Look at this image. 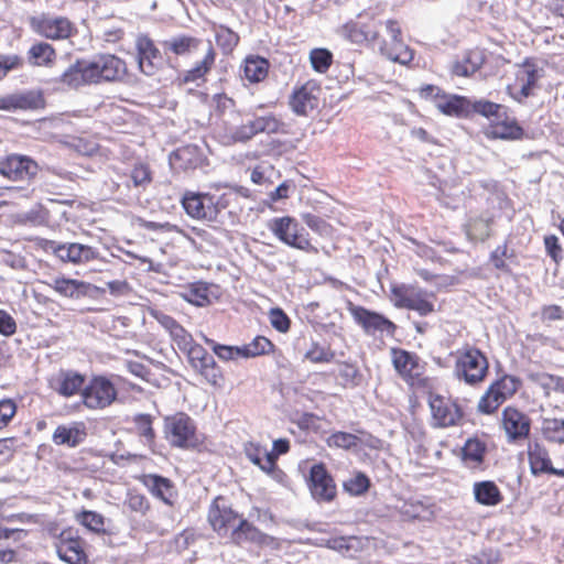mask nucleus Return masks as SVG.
<instances>
[{
	"label": "nucleus",
	"instance_id": "f257e3e1",
	"mask_svg": "<svg viewBox=\"0 0 564 564\" xmlns=\"http://www.w3.org/2000/svg\"><path fill=\"white\" fill-rule=\"evenodd\" d=\"M207 521L218 536H229L230 541L236 545H241L246 542L265 545L272 540L271 536L263 533L245 519L242 514L234 510L223 496H217L213 499L208 508Z\"/></svg>",
	"mask_w": 564,
	"mask_h": 564
},
{
	"label": "nucleus",
	"instance_id": "f03ea898",
	"mask_svg": "<svg viewBox=\"0 0 564 564\" xmlns=\"http://www.w3.org/2000/svg\"><path fill=\"white\" fill-rule=\"evenodd\" d=\"M127 64L113 54H99L91 59H80L72 64L59 77L69 88L83 85L121 82L127 76Z\"/></svg>",
	"mask_w": 564,
	"mask_h": 564
},
{
	"label": "nucleus",
	"instance_id": "7ed1b4c3",
	"mask_svg": "<svg viewBox=\"0 0 564 564\" xmlns=\"http://www.w3.org/2000/svg\"><path fill=\"white\" fill-rule=\"evenodd\" d=\"M391 362L397 375L416 391H432L433 380L426 376V362L414 351L400 347L390 349Z\"/></svg>",
	"mask_w": 564,
	"mask_h": 564
},
{
	"label": "nucleus",
	"instance_id": "20e7f679",
	"mask_svg": "<svg viewBox=\"0 0 564 564\" xmlns=\"http://www.w3.org/2000/svg\"><path fill=\"white\" fill-rule=\"evenodd\" d=\"M454 375L470 387L481 384L489 375V360L479 348L466 345L455 352Z\"/></svg>",
	"mask_w": 564,
	"mask_h": 564
},
{
	"label": "nucleus",
	"instance_id": "39448f33",
	"mask_svg": "<svg viewBox=\"0 0 564 564\" xmlns=\"http://www.w3.org/2000/svg\"><path fill=\"white\" fill-rule=\"evenodd\" d=\"M164 434L170 445L176 448H195L202 443L194 420L185 412L164 417Z\"/></svg>",
	"mask_w": 564,
	"mask_h": 564
},
{
	"label": "nucleus",
	"instance_id": "423d86ee",
	"mask_svg": "<svg viewBox=\"0 0 564 564\" xmlns=\"http://www.w3.org/2000/svg\"><path fill=\"white\" fill-rule=\"evenodd\" d=\"M387 37L377 42L378 52L387 59L408 65L414 57L413 50L402 40V29L397 20L389 19L384 22Z\"/></svg>",
	"mask_w": 564,
	"mask_h": 564
},
{
	"label": "nucleus",
	"instance_id": "0eeeda50",
	"mask_svg": "<svg viewBox=\"0 0 564 564\" xmlns=\"http://www.w3.org/2000/svg\"><path fill=\"white\" fill-rule=\"evenodd\" d=\"M427 392L430 393L427 402L433 426L448 429L463 423L465 412L458 399L432 393V391Z\"/></svg>",
	"mask_w": 564,
	"mask_h": 564
},
{
	"label": "nucleus",
	"instance_id": "6e6552de",
	"mask_svg": "<svg viewBox=\"0 0 564 564\" xmlns=\"http://www.w3.org/2000/svg\"><path fill=\"white\" fill-rule=\"evenodd\" d=\"M391 293L394 305L400 308L415 311L421 316L435 312L436 295L414 285L401 284L393 286Z\"/></svg>",
	"mask_w": 564,
	"mask_h": 564
},
{
	"label": "nucleus",
	"instance_id": "1a4fd4ad",
	"mask_svg": "<svg viewBox=\"0 0 564 564\" xmlns=\"http://www.w3.org/2000/svg\"><path fill=\"white\" fill-rule=\"evenodd\" d=\"M55 549L59 560L67 564H89V544L77 529H63L56 538Z\"/></svg>",
	"mask_w": 564,
	"mask_h": 564
},
{
	"label": "nucleus",
	"instance_id": "9d476101",
	"mask_svg": "<svg viewBox=\"0 0 564 564\" xmlns=\"http://www.w3.org/2000/svg\"><path fill=\"white\" fill-rule=\"evenodd\" d=\"M347 310L354 322L362 328L367 335L388 336L393 338L397 334L398 326L383 314L366 308L361 305L348 303Z\"/></svg>",
	"mask_w": 564,
	"mask_h": 564
},
{
	"label": "nucleus",
	"instance_id": "9b49d317",
	"mask_svg": "<svg viewBox=\"0 0 564 564\" xmlns=\"http://www.w3.org/2000/svg\"><path fill=\"white\" fill-rule=\"evenodd\" d=\"M420 97L431 100L444 115L451 117H466L471 112V102L463 96L445 94L434 85L420 88Z\"/></svg>",
	"mask_w": 564,
	"mask_h": 564
},
{
	"label": "nucleus",
	"instance_id": "f8f14e48",
	"mask_svg": "<svg viewBox=\"0 0 564 564\" xmlns=\"http://www.w3.org/2000/svg\"><path fill=\"white\" fill-rule=\"evenodd\" d=\"M117 395V389L109 378L94 376L84 386L82 402L89 410H104L116 401Z\"/></svg>",
	"mask_w": 564,
	"mask_h": 564
},
{
	"label": "nucleus",
	"instance_id": "ddd939ff",
	"mask_svg": "<svg viewBox=\"0 0 564 564\" xmlns=\"http://www.w3.org/2000/svg\"><path fill=\"white\" fill-rule=\"evenodd\" d=\"M337 33L343 39L356 45L376 44L379 40L378 23L373 18L362 19L359 15L338 28Z\"/></svg>",
	"mask_w": 564,
	"mask_h": 564
},
{
	"label": "nucleus",
	"instance_id": "4468645a",
	"mask_svg": "<svg viewBox=\"0 0 564 564\" xmlns=\"http://www.w3.org/2000/svg\"><path fill=\"white\" fill-rule=\"evenodd\" d=\"M307 487L317 502H332L337 496L336 482L324 463L311 467Z\"/></svg>",
	"mask_w": 564,
	"mask_h": 564
},
{
	"label": "nucleus",
	"instance_id": "2eb2a0df",
	"mask_svg": "<svg viewBox=\"0 0 564 564\" xmlns=\"http://www.w3.org/2000/svg\"><path fill=\"white\" fill-rule=\"evenodd\" d=\"M182 204L187 215L208 221L216 220L220 208H224V205L220 206L219 198L214 195L192 192L184 195Z\"/></svg>",
	"mask_w": 564,
	"mask_h": 564
},
{
	"label": "nucleus",
	"instance_id": "dca6fc26",
	"mask_svg": "<svg viewBox=\"0 0 564 564\" xmlns=\"http://www.w3.org/2000/svg\"><path fill=\"white\" fill-rule=\"evenodd\" d=\"M500 423L510 442L523 441L530 435L532 421L527 413L517 406H506L502 410Z\"/></svg>",
	"mask_w": 564,
	"mask_h": 564
},
{
	"label": "nucleus",
	"instance_id": "f3484780",
	"mask_svg": "<svg viewBox=\"0 0 564 564\" xmlns=\"http://www.w3.org/2000/svg\"><path fill=\"white\" fill-rule=\"evenodd\" d=\"M30 24L34 32L50 40L67 39L74 31L70 21L63 17L42 14L33 17Z\"/></svg>",
	"mask_w": 564,
	"mask_h": 564
},
{
	"label": "nucleus",
	"instance_id": "a211bd4d",
	"mask_svg": "<svg viewBox=\"0 0 564 564\" xmlns=\"http://www.w3.org/2000/svg\"><path fill=\"white\" fill-rule=\"evenodd\" d=\"M280 123L273 116L258 117L240 127L228 130V139L232 142H245L260 132L274 133L279 130Z\"/></svg>",
	"mask_w": 564,
	"mask_h": 564
},
{
	"label": "nucleus",
	"instance_id": "6ab92c4d",
	"mask_svg": "<svg viewBox=\"0 0 564 564\" xmlns=\"http://www.w3.org/2000/svg\"><path fill=\"white\" fill-rule=\"evenodd\" d=\"M86 378L74 370H59L48 379V387L63 398L82 394Z\"/></svg>",
	"mask_w": 564,
	"mask_h": 564
},
{
	"label": "nucleus",
	"instance_id": "aec40b11",
	"mask_svg": "<svg viewBox=\"0 0 564 564\" xmlns=\"http://www.w3.org/2000/svg\"><path fill=\"white\" fill-rule=\"evenodd\" d=\"M135 47L140 72L147 76L155 75L161 67L162 56L153 41L147 35H140L137 39Z\"/></svg>",
	"mask_w": 564,
	"mask_h": 564
},
{
	"label": "nucleus",
	"instance_id": "412c9836",
	"mask_svg": "<svg viewBox=\"0 0 564 564\" xmlns=\"http://www.w3.org/2000/svg\"><path fill=\"white\" fill-rule=\"evenodd\" d=\"M528 460L531 474L534 476L550 474L564 478V469L553 467L549 451L539 442L529 443Z\"/></svg>",
	"mask_w": 564,
	"mask_h": 564
},
{
	"label": "nucleus",
	"instance_id": "4be33fe9",
	"mask_svg": "<svg viewBox=\"0 0 564 564\" xmlns=\"http://www.w3.org/2000/svg\"><path fill=\"white\" fill-rule=\"evenodd\" d=\"M44 107V98L40 91L29 90L0 97V110H34Z\"/></svg>",
	"mask_w": 564,
	"mask_h": 564
},
{
	"label": "nucleus",
	"instance_id": "5701e85b",
	"mask_svg": "<svg viewBox=\"0 0 564 564\" xmlns=\"http://www.w3.org/2000/svg\"><path fill=\"white\" fill-rule=\"evenodd\" d=\"M149 314L153 317L170 335L173 343L180 350L185 348L194 339L175 318L167 315L159 308H150Z\"/></svg>",
	"mask_w": 564,
	"mask_h": 564
},
{
	"label": "nucleus",
	"instance_id": "b1692460",
	"mask_svg": "<svg viewBox=\"0 0 564 564\" xmlns=\"http://www.w3.org/2000/svg\"><path fill=\"white\" fill-rule=\"evenodd\" d=\"M36 170V163L26 156L9 155L0 161V174L13 181L30 178Z\"/></svg>",
	"mask_w": 564,
	"mask_h": 564
},
{
	"label": "nucleus",
	"instance_id": "393cba45",
	"mask_svg": "<svg viewBox=\"0 0 564 564\" xmlns=\"http://www.w3.org/2000/svg\"><path fill=\"white\" fill-rule=\"evenodd\" d=\"M542 72L543 69L535 63L525 61L517 74L519 90L513 91L514 88L509 87L510 95L518 101L529 97L531 95L532 88L542 77Z\"/></svg>",
	"mask_w": 564,
	"mask_h": 564
},
{
	"label": "nucleus",
	"instance_id": "a878e982",
	"mask_svg": "<svg viewBox=\"0 0 564 564\" xmlns=\"http://www.w3.org/2000/svg\"><path fill=\"white\" fill-rule=\"evenodd\" d=\"M137 479L150 494L166 505H172L175 496L174 484L171 479L158 474H142Z\"/></svg>",
	"mask_w": 564,
	"mask_h": 564
},
{
	"label": "nucleus",
	"instance_id": "bb28decb",
	"mask_svg": "<svg viewBox=\"0 0 564 564\" xmlns=\"http://www.w3.org/2000/svg\"><path fill=\"white\" fill-rule=\"evenodd\" d=\"M269 228L281 242L290 247H302L300 227L294 218L290 216L273 218L269 223Z\"/></svg>",
	"mask_w": 564,
	"mask_h": 564
},
{
	"label": "nucleus",
	"instance_id": "cd10ccee",
	"mask_svg": "<svg viewBox=\"0 0 564 564\" xmlns=\"http://www.w3.org/2000/svg\"><path fill=\"white\" fill-rule=\"evenodd\" d=\"M319 88L314 83H306L292 94L290 105L297 115H307L318 105Z\"/></svg>",
	"mask_w": 564,
	"mask_h": 564
},
{
	"label": "nucleus",
	"instance_id": "c85d7f7f",
	"mask_svg": "<svg viewBox=\"0 0 564 564\" xmlns=\"http://www.w3.org/2000/svg\"><path fill=\"white\" fill-rule=\"evenodd\" d=\"M87 437V429L84 422H74L70 425H58L52 435V441L58 446L76 447Z\"/></svg>",
	"mask_w": 564,
	"mask_h": 564
},
{
	"label": "nucleus",
	"instance_id": "c756f323",
	"mask_svg": "<svg viewBox=\"0 0 564 564\" xmlns=\"http://www.w3.org/2000/svg\"><path fill=\"white\" fill-rule=\"evenodd\" d=\"M487 135L495 139L516 140L522 137V128L518 126L513 118H510L503 111L501 117L491 119L486 130Z\"/></svg>",
	"mask_w": 564,
	"mask_h": 564
},
{
	"label": "nucleus",
	"instance_id": "7c9ffc66",
	"mask_svg": "<svg viewBox=\"0 0 564 564\" xmlns=\"http://www.w3.org/2000/svg\"><path fill=\"white\" fill-rule=\"evenodd\" d=\"M487 454V444L477 436L466 440L460 449L462 462L471 469H481Z\"/></svg>",
	"mask_w": 564,
	"mask_h": 564
},
{
	"label": "nucleus",
	"instance_id": "2f4dec72",
	"mask_svg": "<svg viewBox=\"0 0 564 564\" xmlns=\"http://www.w3.org/2000/svg\"><path fill=\"white\" fill-rule=\"evenodd\" d=\"M51 288L62 296L65 297H82L89 295L91 289L105 293V289L94 286L87 282L68 279V278H56L53 280Z\"/></svg>",
	"mask_w": 564,
	"mask_h": 564
},
{
	"label": "nucleus",
	"instance_id": "473e14b6",
	"mask_svg": "<svg viewBox=\"0 0 564 564\" xmlns=\"http://www.w3.org/2000/svg\"><path fill=\"white\" fill-rule=\"evenodd\" d=\"M475 501L481 506L496 507L503 501V495L492 480L476 481L473 485Z\"/></svg>",
	"mask_w": 564,
	"mask_h": 564
},
{
	"label": "nucleus",
	"instance_id": "72a5a7b5",
	"mask_svg": "<svg viewBox=\"0 0 564 564\" xmlns=\"http://www.w3.org/2000/svg\"><path fill=\"white\" fill-rule=\"evenodd\" d=\"M216 52L210 41L205 45L204 56L202 61L197 62L191 69L186 70L183 76L184 83H195L205 79V76L210 72L215 64Z\"/></svg>",
	"mask_w": 564,
	"mask_h": 564
},
{
	"label": "nucleus",
	"instance_id": "f704fd0d",
	"mask_svg": "<svg viewBox=\"0 0 564 564\" xmlns=\"http://www.w3.org/2000/svg\"><path fill=\"white\" fill-rule=\"evenodd\" d=\"M484 61L485 57L480 50H471L465 53L462 59L452 64L451 72L455 76L468 77L480 68Z\"/></svg>",
	"mask_w": 564,
	"mask_h": 564
},
{
	"label": "nucleus",
	"instance_id": "c9c22d12",
	"mask_svg": "<svg viewBox=\"0 0 564 564\" xmlns=\"http://www.w3.org/2000/svg\"><path fill=\"white\" fill-rule=\"evenodd\" d=\"M75 520L78 524L86 528L88 531L99 535H111L113 530L107 527L106 518L96 511L82 510L75 513Z\"/></svg>",
	"mask_w": 564,
	"mask_h": 564
},
{
	"label": "nucleus",
	"instance_id": "e433bc0d",
	"mask_svg": "<svg viewBox=\"0 0 564 564\" xmlns=\"http://www.w3.org/2000/svg\"><path fill=\"white\" fill-rule=\"evenodd\" d=\"M243 77L249 83L262 82L269 72V63L265 58L258 55H249L243 61Z\"/></svg>",
	"mask_w": 564,
	"mask_h": 564
},
{
	"label": "nucleus",
	"instance_id": "4c0bfd02",
	"mask_svg": "<svg viewBox=\"0 0 564 564\" xmlns=\"http://www.w3.org/2000/svg\"><path fill=\"white\" fill-rule=\"evenodd\" d=\"M29 63L33 66L50 67L56 59L54 47L46 42H37L28 51Z\"/></svg>",
	"mask_w": 564,
	"mask_h": 564
},
{
	"label": "nucleus",
	"instance_id": "58836bf2",
	"mask_svg": "<svg viewBox=\"0 0 564 564\" xmlns=\"http://www.w3.org/2000/svg\"><path fill=\"white\" fill-rule=\"evenodd\" d=\"M273 348L274 345L269 338L257 336L250 343L240 347L237 354L245 358L258 357L271 352Z\"/></svg>",
	"mask_w": 564,
	"mask_h": 564
},
{
	"label": "nucleus",
	"instance_id": "ea45409f",
	"mask_svg": "<svg viewBox=\"0 0 564 564\" xmlns=\"http://www.w3.org/2000/svg\"><path fill=\"white\" fill-rule=\"evenodd\" d=\"M401 514L408 520H430L433 517L431 506L420 500H406L401 507Z\"/></svg>",
	"mask_w": 564,
	"mask_h": 564
},
{
	"label": "nucleus",
	"instance_id": "a19ab883",
	"mask_svg": "<svg viewBox=\"0 0 564 564\" xmlns=\"http://www.w3.org/2000/svg\"><path fill=\"white\" fill-rule=\"evenodd\" d=\"M203 41L187 35L176 36L166 42V47L176 55L192 54L202 45Z\"/></svg>",
	"mask_w": 564,
	"mask_h": 564
},
{
	"label": "nucleus",
	"instance_id": "79ce46f5",
	"mask_svg": "<svg viewBox=\"0 0 564 564\" xmlns=\"http://www.w3.org/2000/svg\"><path fill=\"white\" fill-rule=\"evenodd\" d=\"M132 423L135 433L144 438L145 443L153 445L155 442L156 433L153 427V416L148 413H140L133 416Z\"/></svg>",
	"mask_w": 564,
	"mask_h": 564
},
{
	"label": "nucleus",
	"instance_id": "37998d69",
	"mask_svg": "<svg viewBox=\"0 0 564 564\" xmlns=\"http://www.w3.org/2000/svg\"><path fill=\"white\" fill-rule=\"evenodd\" d=\"M123 507L130 512L145 516L151 509V503L144 494L137 489H129L123 501Z\"/></svg>",
	"mask_w": 564,
	"mask_h": 564
},
{
	"label": "nucleus",
	"instance_id": "c03bdc74",
	"mask_svg": "<svg viewBox=\"0 0 564 564\" xmlns=\"http://www.w3.org/2000/svg\"><path fill=\"white\" fill-rule=\"evenodd\" d=\"M541 432L543 437L557 444H564V420L546 417L542 422Z\"/></svg>",
	"mask_w": 564,
	"mask_h": 564
},
{
	"label": "nucleus",
	"instance_id": "a18cd8bd",
	"mask_svg": "<svg viewBox=\"0 0 564 564\" xmlns=\"http://www.w3.org/2000/svg\"><path fill=\"white\" fill-rule=\"evenodd\" d=\"M214 33L217 45L226 54L231 53L239 43V35L227 26H215Z\"/></svg>",
	"mask_w": 564,
	"mask_h": 564
},
{
	"label": "nucleus",
	"instance_id": "49530a36",
	"mask_svg": "<svg viewBox=\"0 0 564 564\" xmlns=\"http://www.w3.org/2000/svg\"><path fill=\"white\" fill-rule=\"evenodd\" d=\"M359 443L360 438L357 435L343 431L334 432L326 438V445L329 448H341L345 451L357 447Z\"/></svg>",
	"mask_w": 564,
	"mask_h": 564
},
{
	"label": "nucleus",
	"instance_id": "de8ad7c7",
	"mask_svg": "<svg viewBox=\"0 0 564 564\" xmlns=\"http://www.w3.org/2000/svg\"><path fill=\"white\" fill-rule=\"evenodd\" d=\"M494 267L503 272H511L513 265H518L514 249H495L490 256Z\"/></svg>",
	"mask_w": 564,
	"mask_h": 564
},
{
	"label": "nucleus",
	"instance_id": "09e8293b",
	"mask_svg": "<svg viewBox=\"0 0 564 564\" xmlns=\"http://www.w3.org/2000/svg\"><path fill=\"white\" fill-rule=\"evenodd\" d=\"M489 388H492V390L506 402L518 391L519 380L512 376L505 375L491 382Z\"/></svg>",
	"mask_w": 564,
	"mask_h": 564
},
{
	"label": "nucleus",
	"instance_id": "8fccbe9b",
	"mask_svg": "<svg viewBox=\"0 0 564 564\" xmlns=\"http://www.w3.org/2000/svg\"><path fill=\"white\" fill-rule=\"evenodd\" d=\"M505 401L497 394L492 388H487L477 403V412L485 415L495 414Z\"/></svg>",
	"mask_w": 564,
	"mask_h": 564
},
{
	"label": "nucleus",
	"instance_id": "3c124183",
	"mask_svg": "<svg viewBox=\"0 0 564 564\" xmlns=\"http://www.w3.org/2000/svg\"><path fill=\"white\" fill-rule=\"evenodd\" d=\"M54 252L62 261L74 264L87 263L95 258L93 249H54Z\"/></svg>",
	"mask_w": 564,
	"mask_h": 564
},
{
	"label": "nucleus",
	"instance_id": "603ef678",
	"mask_svg": "<svg viewBox=\"0 0 564 564\" xmlns=\"http://www.w3.org/2000/svg\"><path fill=\"white\" fill-rule=\"evenodd\" d=\"M290 451V442L286 438H279L273 442L271 452L264 457V468L267 474H272L276 469V460L280 455H284Z\"/></svg>",
	"mask_w": 564,
	"mask_h": 564
},
{
	"label": "nucleus",
	"instance_id": "864d4df0",
	"mask_svg": "<svg viewBox=\"0 0 564 564\" xmlns=\"http://www.w3.org/2000/svg\"><path fill=\"white\" fill-rule=\"evenodd\" d=\"M370 485L369 477L365 473L358 471L344 482V489L351 496H361L369 490Z\"/></svg>",
	"mask_w": 564,
	"mask_h": 564
},
{
	"label": "nucleus",
	"instance_id": "5fc2aeb1",
	"mask_svg": "<svg viewBox=\"0 0 564 564\" xmlns=\"http://www.w3.org/2000/svg\"><path fill=\"white\" fill-rule=\"evenodd\" d=\"M310 61L315 72L324 74L333 63V54L326 48H314L310 53Z\"/></svg>",
	"mask_w": 564,
	"mask_h": 564
},
{
	"label": "nucleus",
	"instance_id": "6e6d98bb",
	"mask_svg": "<svg viewBox=\"0 0 564 564\" xmlns=\"http://www.w3.org/2000/svg\"><path fill=\"white\" fill-rule=\"evenodd\" d=\"M360 377V372L355 365L349 362H341L339 365L338 378L343 387L347 388L358 386Z\"/></svg>",
	"mask_w": 564,
	"mask_h": 564
},
{
	"label": "nucleus",
	"instance_id": "4d7b16f0",
	"mask_svg": "<svg viewBox=\"0 0 564 564\" xmlns=\"http://www.w3.org/2000/svg\"><path fill=\"white\" fill-rule=\"evenodd\" d=\"M243 452L252 464L267 473V469L264 468V457L268 454V451L263 446L256 442H247L243 445Z\"/></svg>",
	"mask_w": 564,
	"mask_h": 564
},
{
	"label": "nucleus",
	"instance_id": "13d9d810",
	"mask_svg": "<svg viewBox=\"0 0 564 564\" xmlns=\"http://www.w3.org/2000/svg\"><path fill=\"white\" fill-rule=\"evenodd\" d=\"M335 357V352L329 347H324L317 343L312 344L306 351L305 358L313 364H327Z\"/></svg>",
	"mask_w": 564,
	"mask_h": 564
},
{
	"label": "nucleus",
	"instance_id": "bf43d9fd",
	"mask_svg": "<svg viewBox=\"0 0 564 564\" xmlns=\"http://www.w3.org/2000/svg\"><path fill=\"white\" fill-rule=\"evenodd\" d=\"M466 234L469 237L470 242H482L490 234L489 221L486 219H476L471 221L467 226Z\"/></svg>",
	"mask_w": 564,
	"mask_h": 564
},
{
	"label": "nucleus",
	"instance_id": "052dcab7",
	"mask_svg": "<svg viewBox=\"0 0 564 564\" xmlns=\"http://www.w3.org/2000/svg\"><path fill=\"white\" fill-rule=\"evenodd\" d=\"M18 412V404L11 398L0 399V431L7 429Z\"/></svg>",
	"mask_w": 564,
	"mask_h": 564
},
{
	"label": "nucleus",
	"instance_id": "680f3d73",
	"mask_svg": "<svg viewBox=\"0 0 564 564\" xmlns=\"http://www.w3.org/2000/svg\"><path fill=\"white\" fill-rule=\"evenodd\" d=\"M471 111L485 116L486 118L489 119V122H491V119H497L498 117H501V113L505 111V108L499 104H495L488 100H479L471 104Z\"/></svg>",
	"mask_w": 564,
	"mask_h": 564
},
{
	"label": "nucleus",
	"instance_id": "e2e57ef3",
	"mask_svg": "<svg viewBox=\"0 0 564 564\" xmlns=\"http://www.w3.org/2000/svg\"><path fill=\"white\" fill-rule=\"evenodd\" d=\"M186 299L188 302L203 306L209 302L208 286L203 282H196L187 289Z\"/></svg>",
	"mask_w": 564,
	"mask_h": 564
},
{
	"label": "nucleus",
	"instance_id": "0e129e2a",
	"mask_svg": "<svg viewBox=\"0 0 564 564\" xmlns=\"http://www.w3.org/2000/svg\"><path fill=\"white\" fill-rule=\"evenodd\" d=\"M303 220L312 230L321 236L328 237L333 234L332 226L316 215L305 214L303 215Z\"/></svg>",
	"mask_w": 564,
	"mask_h": 564
},
{
	"label": "nucleus",
	"instance_id": "69168bd1",
	"mask_svg": "<svg viewBox=\"0 0 564 564\" xmlns=\"http://www.w3.org/2000/svg\"><path fill=\"white\" fill-rule=\"evenodd\" d=\"M205 380L213 386L214 388H223L225 384V376L220 369V367L215 362L210 365L209 368L205 369L199 373Z\"/></svg>",
	"mask_w": 564,
	"mask_h": 564
},
{
	"label": "nucleus",
	"instance_id": "338daca9",
	"mask_svg": "<svg viewBox=\"0 0 564 564\" xmlns=\"http://www.w3.org/2000/svg\"><path fill=\"white\" fill-rule=\"evenodd\" d=\"M270 323L273 328L281 333L290 329L291 321L289 316L281 308H272L269 313Z\"/></svg>",
	"mask_w": 564,
	"mask_h": 564
},
{
	"label": "nucleus",
	"instance_id": "774afa93",
	"mask_svg": "<svg viewBox=\"0 0 564 564\" xmlns=\"http://www.w3.org/2000/svg\"><path fill=\"white\" fill-rule=\"evenodd\" d=\"M274 174V170L271 165H258L256 166L250 175L251 181L257 185H269L271 184V176Z\"/></svg>",
	"mask_w": 564,
	"mask_h": 564
}]
</instances>
